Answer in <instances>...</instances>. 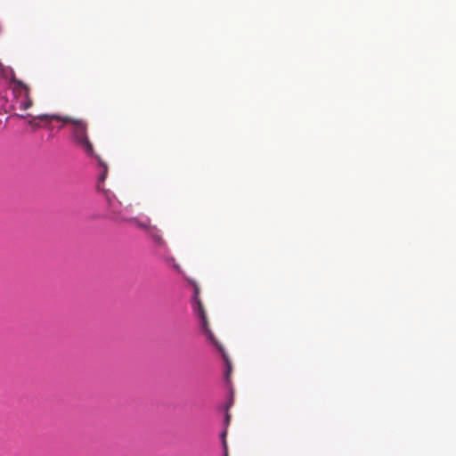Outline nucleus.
I'll return each mask as SVG.
<instances>
[{"label": "nucleus", "mask_w": 456, "mask_h": 456, "mask_svg": "<svg viewBox=\"0 0 456 456\" xmlns=\"http://www.w3.org/2000/svg\"><path fill=\"white\" fill-rule=\"evenodd\" d=\"M10 70H13V69L12 68H10V67H4L0 62V76L4 77L5 79H7L9 85L11 83V72H10Z\"/></svg>", "instance_id": "obj_6"}, {"label": "nucleus", "mask_w": 456, "mask_h": 456, "mask_svg": "<svg viewBox=\"0 0 456 456\" xmlns=\"http://www.w3.org/2000/svg\"><path fill=\"white\" fill-rule=\"evenodd\" d=\"M106 199L109 210L112 214V216L117 219H125V216L122 213L121 203L116 199V197L107 195Z\"/></svg>", "instance_id": "obj_4"}, {"label": "nucleus", "mask_w": 456, "mask_h": 456, "mask_svg": "<svg viewBox=\"0 0 456 456\" xmlns=\"http://www.w3.org/2000/svg\"><path fill=\"white\" fill-rule=\"evenodd\" d=\"M136 224H137L138 226H140V227H142L143 229H146L147 232L152 226L151 219L149 217H146L143 221H137L136 220Z\"/></svg>", "instance_id": "obj_7"}, {"label": "nucleus", "mask_w": 456, "mask_h": 456, "mask_svg": "<svg viewBox=\"0 0 456 456\" xmlns=\"http://www.w3.org/2000/svg\"><path fill=\"white\" fill-rule=\"evenodd\" d=\"M147 233L152 239V240L154 241L156 246L162 248H167V242L164 240V238L162 237L160 230L156 225H152L149 229Z\"/></svg>", "instance_id": "obj_5"}, {"label": "nucleus", "mask_w": 456, "mask_h": 456, "mask_svg": "<svg viewBox=\"0 0 456 456\" xmlns=\"http://www.w3.org/2000/svg\"><path fill=\"white\" fill-rule=\"evenodd\" d=\"M230 420H231V415L226 411L225 417H224V423L226 426L229 425Z\"/></svg>", "instance_id": "obj_9"}, {"label": "nucleus", "mask_w": 456, "mask_h": 456, "mask_svg": "<svg viewBox=\"0 0 456 456\" xmlns=\"http://www.w3.org/2000/svg\"><path fill=\"white\" fill-rule=\"evenodd\" d=\"M40 119L50 123L53 120L61 121L64 125H70V130L73 141L85 151L87 155L93 156L97 159L100 182L103 183L107 177L108 166L103 160L94 153L92 142L89 140L87 130L88 123L83 118H76L69 116H61L57 114H42L38 117Z\"/></svg>", "instance_id": "obj_1"}, {"label": "nucleus", "mask_w": 456, "mask_h": 456, "mask_svg": "<svg viewBox=\"0 0 456 456\" xmlns=\"http://www.w3.org/2000/svg\"><path fill=\"white\" fill-rule=\"evenodd\" d=\"M14 116H17L20 118H25L27 117H28L29 115H23V114H19V113H14Z\"/></svg>", "instance_id": "obj_11"}, {"label": "nucleus", "mask_w": 456, "mask_h": 456, "mask_svg": "<svg viewBox=\"0 0 456 456\" xmlns=\"http://www.w3.org/2000/svg\"><path fill=\"white\" fill-rule=\"evenodd\" d=\"M225 436H226V430H224V431L222 433L223 444H224V447H226Z\"/></svg>", "instance_id": "obj_10"}, {"label": "nucleus", "mask_w": 456, "mask_h": 456, "mask_svg": "<svg viewBox=\"0 0 456 456\" xmlns=\"http://www.w3.org/2000/svg\"><path fill=\"white\" fill-rule=\"evenodd\" d=\"M39 116H40V115L36 116V117H33L31 119H29V120L28 121V124L32 128H34V129H37V128H39V127L41 126H40V124H39L38 122H37V121H36L37 119L44 121L43 119H40V118H38Z\"/></svg>", "instance_id": "obj_8"}, {"label": "nucleus", "mask_w": 456, "mask_h": 456, "mask_svg": "<svg viewBox=\"0 0 456 456\" xmlns=\"http://www.w3.org/2000/svg\"><path fill=\"white\" fill-rule=\"evenodd\" d=\"M194 301L196 303V305H195V311L200 318V327H201V330H202V332L206 335L207 338L211 341L212 343L217 345V341L216 340V338L214 336V334L212 333V331L210 330L209 327H208V320H207V315H206V312H205V309L203 307V304L202 302L200 300L199 298V289L198 288L195 289V293H194Z\"/></svg>", "instance_id": "obj_3"}, {"label": "nucleus", "mask_w": 456, "mask_h": 456, "mask_svg": "<svg viewBox=\"0 0 456 456\" xmlns=\"http://www.w3.org/2000/svg\"><path fill=\"white\" fill-rule=\"evenodd\" d=\"M11 72L10 89L12 90L13 99L12 100V110L25 111L33 105V100L30 96L29 86L21 80L17 79L13 70Z\"/></svg>", "instance_id": "obj_2"}]
</instances>
